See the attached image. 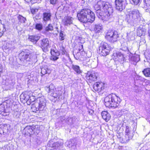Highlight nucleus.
I'll use <instances>...</instances> for the list:
<instances>
[{
    "label": "nucleus",
    "instance_id": "1",
    "mask_svg": "<svg viewBox=\"0 0 150 150\" xmlns=\"http://www.w3.org/2000/svg\"><path fill=\"white\" fill-rule=\"evenodd\" d=\"M35 98L33 96H30L27 102V104L30 105L31 104V109L34 112H44L46 111V100L44 97L42 96L38 98L36 100Z\"/></svg>",
    "mask_w": 150,
    "mask_h": 150
},
{
    "label": "nucleus",
    "instance_id": "2",
    "mask_svg": "<svg viewBox=\"0 0 150 150\" xmlns=\"http://www.w3.org/2000/svg\"><path fill=\"white\" fill-rule=\"evenodd\" d=\"M79 20L83 23H92L95 20L94 13L88 8L83 9L77 14Z\"/></svg>",
    "mask_w": 150,
    "mask_h": 150
},
{
    "label": "nucleus",
    "instance_id": "3",
    "mask_svg": "<svg viewBox=\"0 0 150 150\" xmlns=\"http://www.w3.org/2000/svg\"><path fill=\"white\" fill-rule=\"evenodd\" d=\"M103 2L105 3V5H103L102 8L103 9L102 20L103 22L108 21H110V19L112 18L113 8L108 2L103 1Z\"/></svg>",
    "mask_w": 150,
    "mask_h": 150
},
{
    "label": "nucleus",
    "instance_id": "4",
    "mask_svg": "<svg viewBox=\"0 0 150 150\" xmlns=\"http://www.w3.org/2000/svg\"><path fill=\"white\" fill-rule=\"evenodd\" d=\"M119 35L117 31L109 30L106 33L105 36V39L108 41L114 43L118 40Z\"/></svg>",
    "mask_w": 150,
    "mask_h": 150
},
{
    "label": "nucleus",
    "instance_id": "5",
    "mask_svg": "<svg viewBox=\"0 0 150 150\" xmlns=\"http://www.w3.org/2000/svg\"><path fill=\"white\" fill-rule=\"evenodd\" d=\"M45 88L50 96L55 98L59 97L62 94L61 91L57 90L52 84H50L48 87H45Z\"/></svg>",
    "mask_w": 150,
    "mask_h": 150
},
{
    "label": "nucleus",
    "instance_id": "6",
    "mask_svg": "<svg viewBox=\"0 0 150 150\" xmlns=\"http://www.w3.org/2000/svg\"><path fill=\"white\" fill-rule=\"evenodd\" d=\"M111 47L107 43H102L99 49V52L101 55L105 56L108 55L110 52Z\"/></svg>",
    "mask_w": 150,
    "mask_h": 150
},
{
    "label": "nucleus",
    "instance_id": "7",
    "mask_svg": "<svg viewBox=\"0 0 150 150\" xmlns=\"http://www.w3.org/2000/svg\"><path fill=\"white\" fill-rule=\"evenodd\" d=\"M129 16L130 21L134 23L140 18L141 14L138 10L133 9L129 12Z\"/></svg>",
    "mask_w": 150,
    "mask_h": 150
},
{
    "label": "nucleus",
    "instance_id": "8",
    "mask_svg": "<svg viewBox=\"0 0 150 150\" xmlns=\"http://www.w3.org/2000/svg\"><path fill=\"white\" fill-rule=\"evenodd\" d=\"M105 3L101 1H99L97 4L94 6V8L96 11V14L98 17L102 20L103 9H102V6L104 5Z\"/></svg>",
    "mask_w": 150,
    "mask_h": 150
},
{
    "label": "nucleus",
    "instance_id": "9",
    "mask_svg": "<svg viewBox=\"0 0 150 150\" xmlns=\"http://www.w3.org/2000/svg\"><path fill=\"white\" fill-rule=\"evenodd\" d=\"M125 136L122 139V142L126 143L131 139L134 135V132L131 130V128L128 126H126Z\"/></svg>",
    "mask_w": 150,
    "mask_h": 150
},
{
    "label": "nucleus",
    "instance_id": "10",
    "mask_svg": "<svg viewBox=\"0 0 150 150\" xmlns=\"http://www.w3.org/2000/svg\"><path fill=\"white\" fill-rule=\"evenodd\" d=\"M115 2L116 10L120 12L125 9L127 4L126 0H115Z\"/></svg>",
    "mask_w": 150,
    "mask_h": 150
},
{
    "label": "nucleus",
    "instance_id": "11",
    "mask_svg": "<svg viewBox=\"0 0 150 150\" xmlns=\"http://www.w3.org/2000/svg\"><path fill=\"white\" fill-rule=\"evenodd\" d=\"M63 144V143L61 141L56 142L55 139H53L48 142L47 146L49 147L52 148L53 149H55L59 148Z\"/></svg>",
    "mask_w": 150,
    "mask_h": 150
},
{
    "label": "nucleus",
    "instance_id": "12",
    "mask_svg": "<svg viewBox=\"0 0 150 150\" xmlns=\"http://www.w3.org/2000/svg\"><path fill=\"white\" fill-rule=\"evenodd\" d=\"M40 47L43 51L46 52L50 47V41L47 38H43L39 41Z\"/></svg>",
    "mask_w": 150,
    "mask_h": 150
},
{
    "label": "nucleus",
    "instance_id": "13",
    "mask_svg": "<svg viewBox=\"0 0 150 150\" xmlns=\"http://www.w3.org/2000/svg\"><path fill=\"white\" fill-rule=\"evenodd\" d=\"M97 75V73L94 71H88L86 74V78L90 83H91L96 81Z\"/></svg>",
    "mask_w": 150,
    "mask_h": 150
},
{
    "label": "nucleus",
    "instance_id": "14",
    "mask_svg": "<svg viewBox=\"0 0 150 150\" xmlns=\"http://www.w3.org/2000/svg\"><path fill=\"white\" fill-rule=\"evenodd\" d=\"M121 100L120 98L115 94H113L112 100L110 107L113 108H117Z\"/></svg>",
    "mask_w": 150,
    "mask_h": 150
},
{
    "label": "nucleus",
    "instance_id": "15",
    "mask_svg": "<svg viewBox=\"0 0 150 150\" xmlns=\"http://www.w3.org/2000/svg\"><path fill=\"white\" fill-rule=\"evenodd\" d=\"M116 60L120 64H123L126 61V59L124 55L121 52L116 53Z\"/></svg>",
    "mask_w": 150,
    "mask_h": 150
},
{
    "label": "nucleus",
    "instance_id": "16",
    "mask_svg": "<svg viewBox=\"0 0 150 150\" xmlns=\"http://www.w3.org/2000/svg\"><path fill=\"white\" fill-rule=\"evenodd\" d=\"M104 83L102 82H98L96 83L93 85V89L96 91L100 92L104 88Z\"/></svg>",
    "mask_w": 150,
    "mask_h": 150
},
{
    "label": "nucleus",
    "instance_id": "17",
    "mask_svg": "<svg viewBox=\"0 0 150 150\" xmlns=\"http://www.w3.org/2000/svg\"><path fill=\"white\" fill-rule=\"evenodd\" d=\"M113 94H110L106 96L104 99L105 104L107 107H110L112 100Z\"/></svg>",
    "mask_w": 150,
    "mask_h": 150
},
{
    "label": "nucleus",
    "instance_id": "18",
    "mask_svg": "<svg viewBox=\"0 0 150 150\" xmlns=\"http://www.w3.org/2000/svg\"><path fill=\"white\" fill-rule=\"evenodd\" d=\"M73 19L70 16L65 17L62 20L63 24L64 26H66L72 24Z\"/></svg>",
    "mask_w": 150,
    "mask_h": 150
},
{
    "label": "nucleus",
    "instance_id": "19",
    "mask_svg": "<svg viewBox=\"0 0 150 150\" xmlns=\"http://www.w3.org/2000/svg\"><path fill=\"white\" fill-rule=\"evenodd\" d=\"M51 53L52 56L50 57V59L52 60L55 61L57 60L59 57H58L60 53L57 50H51Z\"/></svg>",
    "mask_w": 150,
    "mask_h": 150
},
{
    "label": "nucleus",
    "instance_id": "20",
    "mask_svg": "<svg viewBox=\"0 0 150 150\" xmlns=\"http://www.w3.org/2000/svg\"><path fill=\"white\" fill-rule=\"evenodd\" d=\"M77 141L75 139H71L67 143V146L71 149H74L76 147Z\"/></svg>",
    "mask_w": 150,
    "mask_h": 150
},
{
    "label": "nucleus",
    "instance_id": "21",
    "mask_svg": "<svg viewBox=\"0 0 150 150\" xmlns=\"http://www.w3.org/2000/svg\"><path fill=\"white\" fill-rule=\"evenodd\" d=\"M29 54L28 53L24 51L21 52L19 54V57L21 60H26L28 61V59Z\"/></svg>",
    "mask_w": 150,
    "mask_h": 150
},
{
    "label": "nucleus",
    "instance_id": "22",
    "mask_svg": "<svg viewBox=\"0 0 150 150\" xmlns=\"http://www.w3.org/2000/svg\"><path fill=\"white\" fill-rule=\"evenodd\" d=\"M35 129L34 127L31 126H27L24 129L25 134H31L33 133V130Z\"/></svg>",
    "mask_w": 150,
    "mask_h": 150
},
{
    "label": "nucleus",
    "instance_id": "23",
    "mask_svg": "<svg viewBox=\"0 0 150 150\" xmlns=\"http://www.w3.org/2000/svg\"><path fill=\"white\" fill-rule=\"evenodd\" d=\"M40 37L37 35H33L29 36L28 39L34 44H36L38 41L40 39Z\"/></svg>",
    "mask_w": 150,
    "mask_h": 150
},
{
    "label": "nucleus",
    "instance_id": "24",
    "mask_svg": "<svg viewBox=\"0 0 150 150\" xmlns=\"http://www.w3.org/2000/svg\"><path fill=\"white\" fill-rule=\"evenodd\" d=\"M14 118L18 121H21L23 119V117L21 115V112H15L13 115Z\"/></svg>",
    "mask_w": 150,
    "mask_h": 150
},
{
    "label": "nucleus",
    "instance_id": "25",
    "mask_svg": "<svg viewBox=\"0 0 150 150\" xmlns=\"http://www.w3.org/2000/svg\"><path fill=\"white\" fill-rule=\"evenodd\" d=\"M101 115L103 119L106 122L108 121L110 119V114L107 111H103L101 113Z\"/></svg>",
    "mask_w": 150,
    "mask_h": 150
},
{
    "label": "nucleus",
    "instance_id": "26",
    "mask_svg": "<svg viewBox=\"0 0 150 150\" xmlns=\"http://www.w3.org/2000/svg\"><path fill=\"white\" fill-rule=\"evenodd\" d=\"M127 56H129V60L130 61L137 62L140 60L139 56L138 55L132 56V55H127Z\"/></svg>",
    "mask_w": 150,
    "mask_h": 150
},
{
    "label": "nucleus",
    "instance_id": "27",
    "mask_svg": "<svg viewBox=\"0 0 150 150\" xmlns=\"http://www.w3.org/2000/svg\"><path fill=\"white\" fill-rule=\"evenodd\" d=\"M51 14L50 12H44L43 13V20L44 21H47L51 20Z\"/></svg>",
    "mask_w": 150,
    "mask_h": 150
},
{
    "label": "nucleus",
    "instance_id": "28",
    "mask_svg": "<svg viewBox=\"0 0 150 150\" xmlns=\"http://www.w3.org/2000/svg\"><path fill=\"white\" fill-rule=\"evenodd\" d=\"M51 72L50 70L47 66H45L41 69V74L42 75H44L46 74H49Z\"/></svg>",
    "mask_w": 150,
    "mask_h": 150
},
{
    "label": "nucleus",
    "instance_id": "29",
    "mask_svg": "<svg viewBox=\"0 0 150 150\" xmlns=\"http://www.w3.org/2000/svg\"><path fill=\"white\" fill-rule=\"evenodd\" d=\"M133 50V47L132 46L129 47H124L122 48V50L124 51L127 54L130 55H132V54L131 52H132V50Z\"/></svg>",
    "mask_w": 150,
    "mask_h": 150
},
{
    "label": "nucleus",
    "instance_id": "30",
    "mask_svg": "<svg viewBox=\"0 0 150 150\" xmlns=\"http://www.w3.org/2000/svg\"><path fill=\"white\" fill-rule=\"evenodd\" d=\"M103 28L102 25L100 24H96L94 26V30L96 33L100 32L102 30Z\"/></svg>",
    "mask_w": 150,
    "mask_h": 150
},
{
    "label": "nucleus",
    "instance_id": "31",
    "mask_svg": "<svg viewBox=\"0 0 150 150\" xmlns=\"http://www.w3.org/2000/svg\"><path fill=\"white\" fill-rule=\"evenodd\" d=\"M20 99L24 100L27 103L29 99L30 96L27 94H21L20 96Z\"/></svg>",
    "mask_w": 150,
    "mask_h": 150
},
{
    "label": "nucleus",
    "instance_id": "32",
    "mask_svg": "<svg viewBox=\"0 0 150 150\" xmlns=\"http://www.w3.org/2000/svg\"><path fill=\"white\" fill-rule=\"evenodd\" d=\"M144 7L146 10L150 9V0H144Z\"/></svg>",
    "mask_w": 150,
    "mask_h": 150
},
{
    "label": "nucleus",
    "instance_id": "33",
    "mask_svg": "<svg viewBox=\"0 0 150 150\" xmlns=\"http://www.w3.org/2000/svg\"><path fill=\"white\" fill-rule=\"evenodd\" d=\"M65 36L66 35L64 31H63L62 29L60 30L59 34V39L60 40L62 41L64 40Z\"/></svg>",
    "mask_w": 150,
    "mask_h": 150
},
{
    "label": "nucleus",
    "instance_id": "34",
    "mask_svg": "<svg viewBox=\"0 0 150 150\" xmlns=\"http://www.w3.org/2000/svg\"><path fill=\"white\" fill-rule=\"evenodd\" d=\"M3 105H0V111L1 112V114L3 116H6L9 115V112H7L6 110L4 109V107L2 110H1V107L3 108Z\"/></svg>",
    "mask_w": 150,
    "mask_h": 150
},
{
    "label": "nucleus",
    "instance_id": "35",
    "mask_svg": "<svg viewBox=\"0 0 150 150\" xmlns=\"http://www.w3.org/2000/svg\"><path fill=\"white\" fill-rule=\"evenodd\" d=\"M142 72L146 76L150 77V68H146Z\"/></svg>",
    "mask_w": 150,
    "mask_h": 150
},
{
    "label": "nucleus",
    "instance_id": "36",
    "mask_svg": "<svg viewBox=\"0 0 150 150\" xmlns=\"http://www.w3.org/2000/svg\"><path fill=\"white\" fill-rule=\"evenodd\" d=\"M72 67L76 73L79 74L81 72L79 66L77 65L73 64L72 65Z\"/></svg>",
    "mask_w": 150,
    "mask_h": 150
},
{
    "label": "nucleus",
    "instance_id": "37",
    "mask_svg": "<svg viewBox=\"0 0 150 150\" xmlns=\"http://www.w3.org/2000/svg\"><path fill=\"white\" fill-rule=\"evenodd\" d=\"M35 28L39 31H40L42 29L43 25L42 23H38L35 24Z\"/></svg>",
    "mask_w": 150,
    "mask_h": 150
},
{
    "label": "nucleus",
    "instance_id": "38",
    "mask_svg": "<svg viewBox=\"0 0 150 150\" xmlns=\"http://www.w3.org/2000/svg\"><path fill=\"white\" fill-rule=\"evenodd\" d=\"M18 19L21 23H25L26 20L25 18L20 15L18 16Z\"/></svg>",
    "mask_w": 150,
    "mask_h": 150
},
{
    "label": "nucleus",
    "instance_id": "39",
    "mask_svg": "<svg viewBox=\"0 0 150 150\" xmlns=\"http://www.w3.org/2000/svg\"><path fill=\"white\" fill-rule=\"evenodd\" d=\"M53 30V27L51 24H50L45 28V30L47 32Z\"/></svg>",
    "mask_w": 150,
    "mask_h": 150
},
{
    "label": "nucleus",
    "instance_id": "40",
    "mask_svg": "<svg viewBox=\"0 0 150 150\" xmlns=\"http://www.w3.org/2000/svg\"><path fill=\"white\" fill-rule=\"evenodd\" d=\"M67 123L69 124L72 125L74 123L73 118H68L66 120Z\"/></svg>",
    "mask_w": 150,
    "mask_h": 150
},
{
    "label": "nucleus",
    "instance_id": "41",
    "mask_svg": "<svg viewBox=\"0 0 150 150\" xmlns=\"http://www.w3.org/2000/svg\"><path fill=\"white\" fill-rule=\"evenodd\" d=\"M130 2L132 4L137 5L139 3L140 0H131Z\"/></svg>",
    "mask_w": 150,
    "mask_h": 150
},
{
    "label": "nucleus",
    "instance_id": "42",
    "mask_svg": "<svg viewBox=\"0 0 150 150\" xmlns=\"http://www.w3.org/2000/svg\"><path fill=\"white\" fill-rule=\"evenodd\" d=\"M6 47L7 49H8L9 50H12L14 49L13 46L11 44L8 43L6 44Z\"/></svg>",
    "mask_w": 150,
    "mask_h": 150
},
{
    "label": "nucleus",
    "instance_id": "43",
    "mask_svg": "<svg viewBox=\"0 0 150 150\" xmlns=\"http://www.w3.org/2000/svg\"><path fill=\"white\" fill-rule=\"evenodd\" d=\"M140 34L139 35H144L145 33V31L143 29H139L138 30Z\"/></svg>",
    "mask_w": 150,
    "mask_h": 150
},
{
    "label": "nucleus",
    "instance_id": "44",
    "mask_svg": "<svg viewBox=\"0 0 150 150\" xmlns=\"http://www.w3.org/2000/svg\"><path fill=\"white\" fill-rule=\"evenodd\" d=\"M15 81L14 79H11L9 81V84L11 85H13L15 83Z\"/></svg>",
    "mask_w": 150,
    "mask_h": 150
},
{
    "label": "nucleus",
    "instance_id": "45",
    "mask_svg": "<svg viewBox=\"0 0 150 150\" xmlns=\"http://www.w3.org/2000/svg\"><path fill=\"white\" fill-rule=\"evenodd\" d=\"M58 0H50V3L52 4H55L57 2Z\"/></svg>",
    "mask_w": 150,
    "mask_h": 150
},
{
    "label": "nucleus",
    "instance_id": "46",
    "mask_svg": "<svg viewBox=\"0 0 150 150\" xmlns=\"http://www.w3.org/2000/svg\"><path fill=\"white\" fill-rule=\"evenodd\" d=\"M62 54H66V51L65 50V49L64 48H62Z\"/></svg>",
    "mask_w": 150,
    "mask_h": 150
},
{
    "label": "nucleus",
    "instance_id": "47",
    "mask_svg": "<svg viewBox=\"0 0 150 150\" xmlns=\"http://www.w3.org/2000/svg\"><path fill=\"white\" fill-rule=\"evenodd\" d=\"M134 88L135 90H137L138 91H139L140 90V88L139 87V86H135L134 87Z\"/></svg>",
    "mask_w": 150,
    "mask_h": 150
},
{
    "label": "nucleus",
    "instance_id": "48",
    "mask_svg": "<svg viewBox=\"0 0 150 150\" xmlns=\"http://www.w3.org/2000/svg\"><path fill=\"white\" fill-rule=\"evenodd\" d=\"M38 10L37 9H32L31 11V12L33 14H34L36 11H38Z\"/></svg>",
    "mask_w": 150,
    "mask_h": 150
},
{
    "label": "nucleus",
    "instance_id": "49",
    "mask_svg": "<svg viewBox=\"0 0 150 150\" xmlns=\"http://www.w3.org/2000/svg\"><path fill=\"white\" fill-rule=\"evenodd\" d=\"M145 83L146 85H150V81L146 80V81Z\"/></svg>",
    "mask_w": 150,
    "mask_h": 150
},
{
    "label": "nucleus",
    "instance_id": "50",
    "mask_svg": "<svg viewBox=\"0 0 150 150\" xmlns=\"http://www.w3.org/2000/svg\"><path fill=\"white\" fill-rule=\"evenodd\" d=\"M64 117H62V119L61 120V121H63V120H64Z\"/></svg>",
    "mask_w": 150,
    "mask_h": 150
},
{
    "label": "nucleus",
    "instance_id": "51",
    "mask_svg": "<svg viewBox=\"0 0 150 150\" xmlns=\"http://www.w3.org/2000/svg\"><path fill=\"white\" fill-rule=\"evenodd\" d=\"M149 35L150 37V30L149 31Z\"/></svg>",
    "mask_w": 150,
    "mask_h": 150
},
{
    "label": "nucleus",
    "instance_id": "52",
    "mask_svg": "<svg viewBox=\"0 0 150 150\" xmlns=\"http://www.w3.org/2000/svg\"><path fill=\"white\" fill-rule=\"evenodd\" d=\"M91 114H92V113L93 112V111L92 110H91Z\"/></svg>",
    "mask_w": 150,
    "mask_h": 150
},
{
    "label": "nucleus",
    "instance_id": "53",
    "mask_svg": "<svg viewBox=\"0 0 150 150\" xmlns=\"http://www.w3.org/2000/svg\"><path fill=\"white\" fill-rule=\"evenodd\" d=\"M127 36H129V33H127Z\"/></svg>",
    "mask_w": 150,
    "mask_h": 150
},
{
    "label": "nucleus",
    "instance_id": "54",
    "mask_svg": "<svg viewBox=\"0 0 150 150\" xmlns=\"http://www.w3.org/2000/svg\"><path fill=\"white\" fill-rule=\"evenodd\" d=\"M91 111H89V113H91Z\"/></svg>",
    "mask_w": 150,
    "mask_h": 150
},
{
    "label": "nucleus",
    "instance_id": "55",
    "mask_svg": "<svg viewBox=\"0 0 150 150\" xmlns=\"http://www.w3.org/2000/svg\"><path fill=\"white\" fill-rule=\"evenodd\" d=\"M57 31H58V33L59 32V30H57Z\"/></svg>",
    "mask_w": 150,
    "mask_h": 150
}]
</instances>
